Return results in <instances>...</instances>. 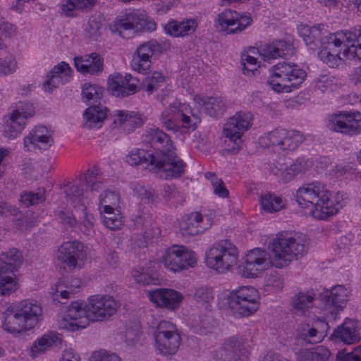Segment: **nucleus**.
<instances>
[{
  "mask_svg": "<svg viewBox=\"0 0 361 361\" xmlns=\"http://www.w3.org/2000/svg\"><path fill=\"white\" fill-rule=\"evenodd\" d=\"M293 51V44L283 39L274 40L257 49L264 61L291 56Z\"/></svg>",
  "mask_w": 361,
  "mask_h": 361,
  "instance_id": "nucleus-26",
  "label": "nucleus"
},
{
  "mask_svg": "<svg viewBox=\"0 0 361 361\" xmlns=\"http://www.w3.org/2000/svg\"><path fill=\"white\" fill-rule=\"evenodd\" d=\"M194 331L200 335H207L213 331L214 326L211 319L207 316L200 317L198 321H195L192 324Z\"/></svg>",
  "mask_w": 361,
  "mask_h": 361,
  "instance_id": "nucleus-60",
  "label": "nucleus"
},
{
  "mask_svg": "<svg viewBox=\"0 0 361 361\" xmlns=\"http://www.w3.org/2000/svg\"><path fill=\"white\" fill-rule=\"evenodd\" d=\"M1 259L2 263L0 266L6 265L8 269V271L13 272L23 262L22 253L16 248H12L4 253Z\"/></svg>",
  "mask_w": 361,
  "mask_h": 361,
  "instance_id": "nucleus-48",
  "label": "nucleus"
},
{
  "mask_svg": "<svg viewBox=\"0 0 361 361\" xmlns=\"http://www.w3.org/2000/svg\"><path fill=\"white\" fill-rule=\"evenodd\" d=\"M198 23L195 19H184L182 21L169 20L164 27L166 33L174 37H183L195 32Z\"/></svg>",
  "mask_w": 361,
  "mask_h": 361,
  "instance_id": "nucleus-32",
  "label": "nucleus"
},
{
  "mask_svg": "<svg viewBox=\"0 0 361 361\" xmlns=\"http://www.w3.org/2000/svg\"><path fill=\"white\" fill-rule=\"evenodd\" d=\"M306 73L298 65L279 63L270 70L268 83L276 92H290L304 82Z\"/></svg>",
  "mask_w": 361,
  "mask_h": 361,
  "instance_id": "nucleus-7",
  "label": "nucleus"
},
{
  "mask_svg": "<svg viewBox=\"0 0 361 361\" xmlns=\"http://www.w3.org/2000/svg\"><path fill=\"white\" fill-rule=\"evenodd\" d=\"M315 300L316 293L313 289L300 291L293 298V310L297 314L305 315L314 306Z\"/></svg>",
  "mask_w": 361,
  "mask_h": 361,
  "instance_id": "nucleus-33",
  "label": "nucleus"
},
{
  "mask_svg": "<svg viewBox=\"0 0 361 361\" xmlns=\"http://www.w3.org/2000/svg\"><path fill=\"white\" fill-rule=\"evenodd\" d=\"M239 251L229 240H221L214 243L205 253L207 267L217 273L231 271L238 262Z\"/></svg>",
  "mask_w": 361,
  "mask_h": 361,
  "instance_id": "nucleus-6",
  "label": "nucleus"
},
{
  "mask_svg": "<svg viewBox=\"0 0 361 361\" xmlns=\"http://www.w3.org/2000/svg\"><path fill=\"white\" fill-rule=\"evenodd\" d=\"M104 90L102 87L90 83H85L82 86V96L86 101H97L102 97Z\"/></svg>",
  "mask_w": 361,
  "mask_h": 361,
  "instance_id": "nucleus-57",
  "label": "nucleus"
},
{
  "mask_svg": "<svg viewBox=\"0 0 361 361\" xmlns=\"http://www.w3.org/2000/svg\"><path fill=\"white\" fill-rule=\"evenodd\" d=\"M103 29V18L100 15L90 18L86 30L92 37H98Z\"/></svg>",
  "mask_w": 361,
  "mask_h": 361,
  "instance_id": "nucleus-59",
  "label": "nucleus"
},
{
  "mask_svg": "<svg viewBox=\"0 0 361 361\" xmlns=\"http://www.w3.org/2000/svg\"><path fill=\"white\" fill-rule=\"evenodd\" d=\"M92 321H104L114 315L118 309V302L111 295H93L87 300Z\"/></svg>",
  "mask_w": 361,
  "mask_h": 361,
  "instance_id": "nucleus-18",
  "label": "nucleus"
},
{
  "mask_svg": "<svg viewBox=\"0 0 361 361\" xmlns=\"http://www.w3.org/2000/svg\"><path fill=\"white\" fill-rule=\"evenodd\" d=\"M56 257L70 271L80 269L87 260V251L81 242L67 241L59 247Z\"/></svg>",
  "mask_w": 361,
  "mask_h": 361,
  "instance_id": "nucleus-12",
  "label": "nucleus"
},
{
  "mask_svg": "<svg viewBox=\"0 0 361 361\" xmlns=\"http://www.w3.org/2000/svg\"><path fill=\"white\" fill-rule=\"evenodd\" d=\"M272 265V260L267 251L262 248L250 250L245 256L242 274L245 278H257Z\"/></svg>",
  "mask_w": 361,
  "mask_h": 361,
  "instance_id": "nucleus-16",
  "label": "nucleus"
},
{
  "mask_svg": "<svg viewBox=\"0 0 361 361\" xmlns=\"http://www.w3.org/2000/svg\"><path fill=\"white\" fill-rule=\"evenodd\" d=\"M72 69L69 64L66 62H61L54 66L47 75L44 82L43 89L46 92H51L60 85H64L70 81L72 76Z\"/></svg>",
  "mask_w": 361,
  "mask_h": 361,
  "instance_id": "nucleus-27",
  "label": "nucleus"
},
{
  "mask_svg": "<svg viewBox=\"0 0 361 361\" xmlns=\"http://www.w3.org/2000/svg\"><path fill=\"white\" fill-rule=\"evenodd\" d=\"M327 127L331 131L354 135L361 133V114L340 111L329 116Z\"/></svg>",
  "mask_w": 361,
  "mask_h": 361,
  "instance_id": "nucleus-14",
  "label": "nucleus"
},
{
  "mask_svg": "<svg viewBox=\"0 0 361 361\" xmlns=\"http://www.w3.org/2000/svg\"><path fill=\"white\" fill-rule=\"evenodd\" d=\"M37 218L32 214H25L20 219H18L15 221L16 228L21 231L30 229L35 226Z\"/></svg>",
  "mask_w": 361,
  "mask_h": 361,
  "instance_id": "nucleus-63",
  "label": "nucleus"
},
{
  "mask_svg": "<svg viewBox=\"0 0 361 361\" xmlns=\"http://www.w3.org/2000/svg\"><path fill=\"white\" fill-rule=\"evenodd\" d=\"M1 326L4 331L14 336L30 331L13 306L8 307L2 313Z\"/></svg>",
  "mask_w": 361,
  "mask_h": 361,
  "instance_id": "nucleus-28",
  "label": "nucleus"
},
{
  "mask_svg": "<svg viewBox=\"0 0 361 361\" xmlns=\"http://www.w3.org/2000/svg\"><path fill=\"white\" fill-rule=\"evenodd\" d=\"M90 321L92 317L87 302L75 301L68 306L64 314L59 319L58 324L61 329L75 331L85 329Z\"/></svg>",
  "mask_w": 361,
  "mask_h": 361,
  "instance_id": "nucleus-11",
  "label": "nucleus"
},
{
  "mask_svg": "<svg viewBox=\"0 0 361 361\" xmlns=\"http://www.w3.org/2000/svg\"><path fill=\"white\" fill-rule=\"evenodd\" d=\"M120 195L118 192L109 190H104L99 196L98 209L101 215H112L119 210Z\"/></svg>",
  "mask_w": 361,
  "mask_h": 361,
  "instance_id": "nucleus-35",
  "label": "nucleus"
},
{
  "mask_svg": "<svg viewBox=\"0 0 361 361\" xmlns=\"http://www.w3.org/2000/svg\"><path fill=\"white\" fill-rule=\"evenodd\" d=\"M226 300L228 307L234 314L249 317L259 309L260 295L254 287L244 286L232 290Z\"/></svg>",
  "mask_w": 361,
  "mask_h": 361,
  "instance_id": "nucleus-8",
  "label": "nucleus"
},
{
  "mask_svg": "<svg viewBox=\"0 0 361 361\" xmlns=\"http://www.w3.org/2000/svg\"><path fill=\"white\" fill-rule=\"evenodd\" d=\"M80 184L86 187L91 192H99L104 186V181L100 170L97 166L90 167L86 172L80 177Z\"/></svg>",
  "mask_w": 361,
  "mask_h": 361,
  "instance_id": "nucleus-36",
  "label": "nucleus"
},
{
  "mask_svg": "<svg viewBox=\"0 0 361 361\" xmlns=\"http://www.w3.org/2000/svg\"><path fill=\"white\" fill-rule=\"evenodd\" d=\"M25 125V121L16 117L15 114H11L4 126L3 133L4 137L8 139L16 138L21 134Z\"/></svg>",
  "mask_w": 361,
  "mask_h": 361,
  "instance_id": "nucleus-44",
  "label": "nucleus"
},
{
  "mask_svg": "<svg viewBox=\"0 0 361 361\" xmlns=\"http://www.w3.org/2000/svg\"><path fill=\"white\" fill-rule=\"evenodd\" d=\"M155 161V155L142 149L133 150L126 157V162L131 166H136L141 163H145L153 166Z\"/></svg>",
  "mask_w": 361,
  "mask_h": 361,
  "instance_id": "nucleus-46",
  "label": "nucleus"
},
{
  "mask_svg": "<svg viewBox=\"0 0 361 361\" xmlns=\"http://www.w3.org/2000/svg\"><path fill=\"white\" fill-rule=\"evenodd\" d=\"M300 337L305 341L310 343H317L321 342L324 337V332L318 331L315 328L310 327L309 325L302 326L300 331Z\"/></svg>",
  "mask_w": 361,
  "mask_h": 361,
  "instance_id": "nucleus-55",
  "label": "nucleus"
},
{
  "mask_svg": "<svg viewBox=\"0 0 361 361\" xmlns=\"http://www.w3.org/2000/svg\"><path fill=\"white\" fill-rule=\"evenodd\" d=\"M252 23L250 13H239L227 9L219 13L216 20V27L226 35L238 34L245 30Z\"/></svg>",
  "mask_w": 361,
  "mask_h": 361,
  "instance_id": "nucleus-15",
  "label": "nucleus"
},
{
  "mask_svg": "<svg viewBox=\"0 0 361 361\" xmlns=\"http://www.w3.org/2000/svg\"><path fill=\"white\" fill-rule=\"evenodd\" d=\"M334 335L346 344H353L361 338L357 324L352 321L345 322L334 331Z\"/></svg>",
  "mask_w": 361,
  "mask_h": 361,
  "instance_id": "nucleus-38",
  "label": "nucleus"
},
{
  "mask_svg": "<svg viewBox=\"0 0 361 361\" xmlns=\"http://www.w3.org/2000/svg\"><path fill=\"white\" fill-rule=\"evenodd\" d=\"M145 121V117L135 111L116 110L114 112V123L116 126L134 129L141 126Z\"/></svg>",
  "mask_w": 361,
  "mask_h": 361,
  "instance_id": "nucleus-34",
  "label": "nucleus"
},
{
  "mask_svg": "<svg viewBox=\"0 0 361 361\" xmlns=\"http://www.w3.org/2000/svg\"><path fill=\"white\" fill-rule=\"evenodd\" d=\"M338 82V79L331 75H322L314 80L316 88L323 92L336 88Z\"/></svg>",
  "mask_w": 361,
  "mask_h": 361,
  "instance_id": "nucleus-52",
  "label": "nucleus"
},
{
  "mask_svg": "<svg viewBox=\"0 0 361 361\" xmlns=\"http://www.w3.org/2000/svg\"><path fill=\"white\" fill-rule=\"evenodd\" d=\"M253 116L250 112L239 111L229 118L224 127V135L237 145L233 151L238 152L239 144L245 132L249 130L252 125Z\"/></svg>",
  "mask_w": 361,
  "mask_h": 361,
  "instance_id": "nucleus-17",
  "label": "nucleus"
},
{
  "mask_svg": "<svg viewBox=\"0 0 361 361\" xmlns=\"http://www.w3.org/2000/svg\"><path fill=\"white\" fill-rule=\"evenodd\" d=\"M18 65L13 55L6 54L0 56V75H8L15 73Z\"/></svg>",
  "mask_w": 361,
  "mask_h": 361,
  "instance_id": "nucleus-56",
  "label": "nucleus"
},
{
  "mask_svg": "<svg viewBox=\"0 0 361 361\" xmlns=\"http://www.w3.org/2000/svg\"><path fill=\"white\" fill-rule=\"evenodd\" d=\"M138 83L139 80L130 75L123 76L118 73L109 77L108 90L114 96L125 97L137 92Z\"/></svg>",
  "mask_w": 361,
  "mask_h": 361,
  "instance_id": "nucleus-21",
  "label": "nucleus"
},
{
  "mask_svg": "<svg viewBox=\"0 0 361 361\" xmlns=\"http://www.w3.org/2000/svg\"><path fill=\"white\" fill-rule=\"evenodd\" d=\"M329 356V350L321 345L311 350H300L297 354V360L298 361H328Z\"/></svg>",
  "mask_w": 361,
  "mask_h": 361,
  "instance_id": "nucleus-43",
  "label": "nucleus"
},
{
  "mask_svg": "<svg viewBox=\"0 0 361 361\" xmlns=\"http://www.w3.org/2000/svg\"><path fill=\"white\" fill-rule=\"evenodd\" d=\"M154 345L162 355H173L180 347L181 338L176 325L171 322L161 320L153 332Z\"/></svg>",
  "mask_w": 361,
  "mask_h": 361,
  "instance_id": "nucleus-10",
  "label": "nucleus"
},
{
  "mask_svg": "<svg viewBox=\"0 0 361 361\" xmlns=\"http://www.w3.org/2000/svg\"><path fill=\"white\" fill-rule=\"evenodd\" d=\"M149 300L156 306L169 311L178 310L183 299V295L171 288H156L148 292Z\"/></svg>",
  "mask_w": 361,
  "mask_h": 361,
  "instance_id": "nucleus-20",
  "label": "nucleus"
},
{
  "mask_svg": "<svg viewBox=\"0 0 361 361\" xmlns=\"http://www.w3.org/2000/svg\"><path fill=\"white\" fill-rule=\"evenodd\" d=\"M299 208L314 220L327 221L344 207L348 198L343 192H334L319 180L302 183L294 194Z\"/></svg>",
  "mask_w": 361,
  "mask_h": 361,
  "instance_id": "nucleus-1",
  "label": "nucleus"
},
{
  "mask_svg": "<svg viewBox=\"0 0 361 361\" xmlns=\"http://www.w3.org/2000/svg\"><path fill=\"white\" fill-rule=\"evenodd\" d=\"M349 291L343 286L337 285L324 293V310L334 317L346 305Z\"/></svg>",
  "mask_w": 361,
  "mask_h": 361,
  "instance_id": "nucleus-22",
  "label": "nucleus"
},
{
  "mask_svg": "<svg viewBox=\"0 0 361 361\" xmlns=\"http://www.w3.org/2000/svg\"><path fill=\"white\" fill-rule=\"evenodd\" d=\"M194 298L197 303L204 305L205 309H208L210 302L214 300L213 290L207 286L197 288L194 293Z\"/></svg>",
  "mask_w": 361,
  "mask_h": 361,
  "instance_id": "nucleus-53",
  "label": "nucleus"
},
{
  "mask_svg": "<svg viewBox=\"0 0 361 361\" xmlns=\"http://www.w3.org/2000/svg\"><path fill=\"white\" fill-rule=\"evenodd\" d=\"M66 193L73 206L82 211V216L78 222L80 230L87 235H91L94 231V218L87 211V205L89 204L87 195H85L75 184L68 185Z\"/></svg>",
  "mask_w": 361,
  "mask_h": 361,
  "instance_id": "nucleus-13",
  "label": "nucleus"
},
{
  "mask_svg": "<svg viewBox=\"0 0 361 361\" xmlns=\"http://www.w3.org/2000/svg\"><path fill=\"white\" fill-rule=\"evenodd\" d=\"M11 273L6 265L0 266V294L1 295H8L18 288L17 280L7 274Z\"/></svg>",
  "mask_w": 361,
  "mask_h": 361,
  "instance_id": "nucleus-45",
  "label": "nucleus"
},
{
  "mask_svg": "<svg viewBox=\"0 0 361 361\" xmlns=\"http://www.w3.org/2000/svg\"><path fill=\"white\" fill-rule=\"evenodd\" d=\"M161 125L168 130L178 132L181 128L195 130L200 123L197 111L186 103L176 100L161 112L159 117Z\"/></svg>",
  "mask_w": 361,
  "mask_h": 361,
  "instance_id": "nucleus-4",
  "label": "nucleus"
},
{
  "mask_svg": "<svg viewBox=\"0 0 361 361\" xmlns=\"http://www.w3.org/2000/svg\"><path fill=\"white\" fill-rule=\"evenodd\" d=\"M16 310L30 331L43 319L42 307L36 300L29 299L21 300L16 306Z\"/></svg>",
  "mask_w": 361,
  "mask_h": 361,
  "instance_id": "nucleus-24",
  "label": "nucleus"
},
{
  "mask_svg": "<svg viewBox=\"0 0 361 361\" xmlns=\"http://www.w3.org/2000/svg\"><path fill=\"white\" fill-rule=\"evenodd\" d=\"M271 172L285 183L292 180L298 175L296 171H293V166L291 164L284 166L280 164L279 166L271 167Z\"/></svg>",
  "mask_w": 361,
  "mask_h": 361,
  "instance_id": "nucleus-54",
  "label": "nucleus"
},
{
  "mask_svg": "<svg viewBox=\"0 0 361 361\" xmlns=\"http://www.w3.org/2000/svg\"><path fill=\"white\" fill-rule=\"evenodd\" d=\"M193 100L199 107L204 108L205 111L212 116L221 113L224 109V102L219 97L206 98L203 95L195 94Z\"/></svg>",
  "mask_w": 361,
  "mask_h": 361,
  "instance_id": "nucleus-39",
  "label": "nucleus"
},
{
  "mask_svg": "<svg viewBox=\"0 0 361 361\" xmlns=\"http://www.w3.org/2000/svg\"><path fill=\"white\" fill-rule=\"evenodd\" d=\"M107 116V109L104 106H91L83 114L84 126L88 128H100Z\"/></svg>",
  "mask_w": 361,
  "mask_h": 361,
  "instance_id": "nucleus-37",
  "label": "nucleus"
},
{
  "mask_svg": "<svg viewBox=\"0 0 361 361\" xmlns=\"http://www.w3.org/2000/svg\"><path fill=\"white\" fill-rule=\"evenodd\" d=\"M45 200L46 190L44 188H39L35 191H23L20 195V202L26 207L42 203Z\"/></svg>",
  "mask_w": 361,
  "mask_h": 361,
  "instance_id": "nucleus-47",
  "label": "nucleus"
},
{
  "mask_svg": "<svg viewBox=\"0 0 361 361\" xmlns=\"http://www.w3.org/2000/svg\"><path fill=\"white\" fill-rule=\"evenodd\" d=\"M261 208L267 212H277L286 207V200L274 193L267 192L262 195L259 199Z\"/></svg>",
  "mask_w": 361,
  "mask_h": 361,
  "instance_id": "nucleus-41",
  "label": "nucleus"
},
{
  "mask_svg": "<svg viewBox=\"0 0 361 361\" xmlns=\"http://www.w3.org/2000/svg\"><path fill=\"white\" fill-rule=\"evenodd\" d=\"M35 113V108L32 104L29 102H20L18 104L16 109L11 112V114H15L16 117L26 122V120L32 117Z\"/></svg>",
  "mask_w": 361,
  "mask_h": 361,
  "instance_id": "nucleus-61",
  "label": "nucleus"
},
{
  "mask_svg": "<svg viewBox=\"0 0 361 361\" xmlns=\"http://www.w3.org/2000/svg\"><path fill=\"white\" fill-rule=\"evenodd\" d=\"M102 221L104 226L113 231L121 229L123 223L120 210L114 212L112 215H102Z\"/></svg>",
  "mask_w": 361,
  "mask_h": 361,
  "instance_id": "nucleus-58",
  "label": "nucleus"
},
{
  "mask_svg": "<svg viewBox=\"0 0 361 361\" xmlns=\"http://www.w3.org/2000/svg\"><path fill=\"white\" fill-rule=\"evenodd\" d=\"M304 140L305 136L300 131L277 128L260 136L259 144L264 148L290 152L298 149Z\"/></svg>",
  "mask_w": 361,
  "mask_h": 361,
  "instance_id": "nucleus-9",
  "label": "nucleus"
},
{
  "mask_svg": "<svg viewBox=\"0 0 361 361\" xmlns=\"http://www.w3.org/2000/svg\"><path fill=\"white\" fill-rule=\"evenodd\" d=\"M90 361H122L115 353L101 349L93 352Z\"/></svg>",
  "mask_w": 361,
  "mask_h": 361,
  "instance_id": "nucleus-62",
  "label": "nucleus"
},
{
  "mask_svg": "<svg viewBox=\"0 0 361 361\" xmlns=\"http://www.w3.org/2000/svg\"><path fill=\"white\" fill-rule=\"evenodd\" d=\"M62 342L61 335L56 331H49L35 339L29 350V355L32 358L45 354L52 348L58 346Z\"/></svg>",
  "mask_w": 361,
  "mask_h": 361,
  "instance_id": "nucleus-29",
  "label": "nucleus"
},
{
  "mask_svg": "<svg viewBox=\"0 0 361 361\" xmlns=\"http://www.w3.org/2000/svg\"><path fill=\"white\" fill-rule=\"evenodd\" d=\"M76 70L83 75H97L103 70V59L97 53L74 58Z\"/></svg>",
  "mask_w": 361,
  "mask_h": 361,
  "instance_id": "nucleus-31",
  "label": "nucleus"
},
{
  "mask_svg": "<svg viewBox=\"0 0 361 361\" xmlns=\"http://www.w3.org/2000/svg\"><path fill=\"white\" fill-rule=\"evenodd\" d=\"M213 216L192 212L183 217L180 223V229L183 235H195L203 233L211 227Z\"/></svg>",
  "mask_w": 361,
  "mask_h": 361,
  "instance_id": "nucleus-23",
  "label": "nucleus"
},
{
  "mask_svg": "<svg viewBox=\"0 0 361 361\" xmlns=\"http://www.w3.org/2000/svg\"><path fill=\"white\" fill-rule=\"evenodd\" d=\"M180 263L183 265V271L194 267L197 261V254L183 245H178Z\"/></svg>",
  "mask_w": 361,
  "mask_h": 361,
  "instance_id": "nucleus-50",
  "label": "nucleus"
},
{
  "mask_svg": "<svg viewBox=\"0 0 361 361\" xmlns=\"http://www.w3.org/2000/svg\"><path fill=\"white\" fill-rule=\"evenodd\" d=\"M269 249L272 265L280 269L287 267L293 259L302 257L307 251V245L300 239L287 233L278 234L272 239Z\"/></svg>",
  "mask_w": 361,
  "mask_h": 361,
  "instance_id": "nucleus-5",
  "label": "nucleus"
},
{
  "mask_svg": "<svg viewBox=\"0 0 361 361\" xmlns=\"http://www.w3.org/2000/svg\"><path fill=\"white\" fill-rule=\"evenodd\" d=\"M165 81L164 76L159 72H154L144 80V89L151 94L161 87Z\"/></svg>",
  "mask_w": 361,
  "mask_h": 361,
  "instance_id": "nucleus-51",
  "label": "nucleus"
},
{
  "mask_svg": "<svg viewBox=\"0 0 361 361\" xmlns=\"http://www.w3.org/2000/svg\"><path fill=\"white\" fill-rule=\"evenodd\" d=\"M51 133L45 126H36L24 137V147L27 151L46 150L53 144Z\"/></svg>",
  "mask_w": 361,
  "mask_h": 361,
  "instance_id": "nucleus-25",
  "label": "nucleus"
},
{
  "mask_svg": "<svg viewBox=\"0 0 361 361\" xmlns=\"http://www.w3.org/2000/svg\"><path fill=\"white\" fill-rule=\"evenodd\" d=\"M161 44L155 40L148 41L137 47L133 55L130 66L140 73H145L151 66L153 55L161 52Z\"/></svg>",
  "mask_w": 361,
  "mask_h": 361,
  "instance_id": "nucleus-19",
  "label": "nucleus"
},
{
  "mask_svg": "<svg viewBox=\"0 0 361 361\" xmlns=\"http://www.w3.org/2000/svg\"><path fill=\"white\" fill-rule=\"evenodd\" d=\"M82 282L78 278L59 281L50 289L53 300L62 302L61 300L69 299L73 295L79 292Z\"/></svg>",
  "mask_w": 361,
  "mask_h": 361,
  "instance_id": "nucleus-30",
  "label": "nucleus"
},
{
  "mask_svg": "<svg viewBox=\"0 0 361 361\" xmlns=\"http://www.w3.org/2000/svg\"><path fill=\"white\" fill-rule=\"evenodd\" d=\"M143 141L157 151L153 166L160 178L171 179L185 173L186 164L176 154L175 147L167 134L159 128H150L143 135Z\"/></svg>",
  "mask_w": 361,
  "mask_h": 361,
  "instance_id": "nucleus-2",
  "label": "nucleus"
},
{
  "mask_svg": "<svg viewBox=\"0 0 361 361\" xmlns=\"http://www.w3.org/2000/svg\"><path fill=\"white\" fill-rule=\"evenodd\" d=\"M336 361H361V345L355 348L350 353L338 352Z\"/></svg>",
  "mask_w": 361,
  "mask_h": 361,
  "instance_id": "nucleus-64",
  "label": "nucleus"
},
{
  "mask_svg": "<svg viewBox=\"0 0 361 361\" xmlns=\"http://www.w3.org/2000/svg\"><path fill=\"white\" fill-rule=\"evenodd\" d=\"M180 253L178 245H175L169 247L161 257V262L164 267L173 272L183 271V265L180 261Z\"/></svg>",
  "mask_w": 361,
  "mask_h": 361,
  "instance_id": "nucleus-40",
  "label": "nucleus"
},
{
  "mask_svg": "<svg viewBox=\"0 0 361 361\" xmlns=\"http://www.w3.org/2000/svg\"><path fill=\"white\" fill-rule=\"evenodd\" d=\"M136 31L152 32L157 29V24L154 20L148 16L145 11H133Z\"/></svg>",
  "mask_w": 361,
  "mask_h": 361,
  "instance_id": "nucleus-49",
  "label": "nucleus"
},
{
  "mask_svg": "<svg viewBox=\"0 0 361 361\" xmlns=\"http://www.w3.org/2000/svg\"><path fill=\"white\" fill-rule=\"evenodd\" d=\"M135 18L133 12L119 16L109 25V28L113 34L123 37V31L135 30Z\"/></svg>",
  "mask_w": 361,
  "mask_h": 361,
  "instance_id": "nucleus-42",
  "label": "nucleus"
},
{
  "mask_svg": "<svg viewBox=\"0 0 361 361\" xmlns=\"http://www.w3.org/2000/svg\"><path fill=\"white\" fill-rule=\"evenodd\" d=\"M300 37L310 48L314 49L319 44L322 49L318 52V57L331 68H336L343 63L341 57V50L343 45H347L345 35L343 32L328 34L326 26L317 25L310 27L300 25L298 27Z\"/></svg>",
  "mask_w": 361,
  "mask_h": 361,
  "instance_id": "nucleus-3",
  "label": "nucleus"
}]
</instances>
